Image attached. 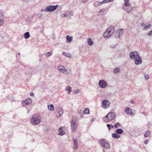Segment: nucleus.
Segmentation results:
<instances>
[{
  "label": "nucleus",
  "mask_w": 152,
  "mask_h": 152,
  "mask_svg": "<svg viewBox=\"0 0 152 152\" xmlns=\"http://www.w3.org/2000/svg\"><path fill=\"white\" fill-rule=\"evenodd\" d=\"M115 29L114 26L109 27L103 34V37L104 38L107 39L110 37L114 33Z\"/></svg>",
  "instance_id": "1"
},
{
  "label": "nucleus",
  "mask_w": 152,
  "mask_h": 152,
  "mask_svg": "<svg viewBox=\"0 0 152 152\" xmlns=\"http://www.w3.org/2000/svg\"><path fill=\"white\" fill-rule=\"evenodd\" d=\"M116 114L115 113L110 112L106 116L104 117L103 120L106 122L115 120Z\"/></svg>",
  "instance_id": "2"
},
{
  "label": "nucleus",
  "mask_w": 152,
  "mask_h": 152,
  "mask_svg": "<svg viewBox=\"0 0 152 152\" xmlns=\"http://www.w3.org/2000/svg\"><path fill=\"white\" fill-rule=\"evenodd\" d=\"M77 118L75 116H73L70 121L71 129L72 131L75 132L77 130L78 124L77 122Z\"/></svg>",
  "instance_id": "3"
},
{
  "label": "nucleus",
  "mask_w": 152,
  "mask_h": 152,
  "mask_svg": "<svg viewBox=\"0 0 152 152\" xmlns=\"http://www.w3.org/2000/svg\"><path fill=\"white\" fill-rule=\"evenodd\" d=\"M42 119L40 115H34L30 120L31 123L33 125H35L39 124L41 122Z\"/></svg>",
  "instance_id": "4"
},
{
  "label": "nucleus",
  "mask_w": 152,
  "mask_h": 152,
  "mask_svg": "<svg viewBox=\"0 0 152 152\" xmlns=\"http://www.w3.org/2000/svg\"><path fill=\"white\" fill-rule=\"evenodd\" d=\"M73 12L69 10H65L61 12V16L62 18H70L73 16Z\"/></svg>",
  "instance_id": "5"
},
{
  "label": "nucleus",
  "mask_w": 152,
  "mask_h": 152,
  "mask_svg": "<svg viewBox=\"0 0 152 152\" xmlns=\"http://www.w3.org/2000/svg\"><path fill=\"white\" fill-rule=\"evenodd\" d=\"M59 6L58 5H49L46 6L45 8L42 10V11L45 12H53L55 11Z\"/></svg>",
  "instance_id": "6"
},
{
  "label": "nucleus",
  "mask_w": 152,
  "mask_h": 152,
  "mask_svg": "<svg viewBox=\"0 0 152 152\" xmlns=\"http://www.w3.org/2000/svg\"><path fill=\"white\" fill-rule=\"evenodd\" d=\"M99 142L101 146L105 149L110 148V145L107 140L102 139L99 140Z\"/></svg>",
  "instance_id": "7"
},
{
  "label": "nucleus",
  "mask_w": 152,
  "mask_h": 152,
  "mask_svg": "<svg viewBox=\"0 0 152 152\" xmlns=\"http://www.w3.org/2000/svg\"><path fill=\"white\" fill-rule=\"evenodd\" d=\"M110 104V102L107 99L103 100L101 104L102 107L105 109L109 108Z\"/></svg>",
  "instance_id": "8"
},
{
  "label": "nucleus",
  "mask_w": 152,
  "mask_h": 152,
  "mask_svg": "<svg viewBox=\"0 0 152 152\" xmlns=\"http://www.w3.org/2000/svg\"><path fill=\"white\" fill-rule=\"evenodd\" d=\"M57 68L60 72L65 75H67L69 73V72L68 70H67L64 67L61 65H59Z\"/></svg>",
  "instance_id": "9"
},
{
  "label": "nucleus",
  "mask_w": 152,
  "mask_h": 152,
  "mask_svg": "<svg viewBox=\"0 0 152 152\" xmlns=\"http://www.w3.org/2000/svg\"><path fill=\"white\" fill-rule=\"evenodd\" d=\"M123 9L125 10L127 13H129L132 10V7H131L130 3L124 2L123 6Z\"/></svg>",
  "instance_id": "10"
},
{
  "label": "nucleus",
  "mask_w": 152,
  "mask_h": 152,
  "mask_svg": "<svg viewBox=\"0 0 152 152\" xmlns=\"http://www.w3.org/2000/svg\"><path fill=\"white\" fill-rule=\"evenodd\" d=\"M139 56V53L137 51H133L129 53L130 58L132 60H134Z\"/></svg>",
  "instance_id": "11"
},
{
  "label": "nucleus",
  "mask_w": 152,
  "mask_h": 152,
  "mask_svg": "<svg viewBox=\"0 0 152 152\" xmlns=\"http://www.w3.org/2000/svg\"><path fill=\"white\" fill-rule=\"evenodd\" d=\"M113 0H104L101 2L96 1L94 3V7H97L100 6L102 4H104L106 3L110 2Z\"/></svg>",
  "instance_id": "12"
},
{
  "label": "nucleus",
  "mask_w": 152,
  "mask_h": 152,
  "mask_svg": "<svg viewBox=\"0 0 152 152\" xmlns=\"http://www.w3.org/2000/svg\"><path fill=\"white\" fill-rule=\"evenodd\" d=\"M98 84L99 86L102 88H105L107 85V82L103 80H99Z\"/></svg>",
  "instance_id": "13"
},
{
  "label": "nucleus",
  "mask_w": 152,
  "mask_h": 152,
  "mask_svg": "<svg viewBox=\"0 0 152 152\" xmlns=\"http://www.w3.org/2000/svg\"><path fill=\"white\" fill-rule=\"evenodd\" d=\"M32 100L30 98H27L25 100L22 102V104L23 107H25L27 105H30L31 104Z\"/></svg>",
  "instance_id": "14"
},
{
  "label": "nucleus",
  "mask_w": 152,
  "mask_h": 152,
  "mask_svg": "<svg viewBox=\"0 0 152 152\" xmlns=\"http://www.w3.org/2000/svg\"><path fill=\"white\" fill-rule=\"evenodd\" d=\"M132 109L129 107H127L125 109V112L127 115L134 116V114L132 112Z\"/></svg>",
  "instance_id": "15"
},
{
  "label": "nucleus",
  "mask_w": 152,
  "mask_h": 152,
  "mask_svg": "<svg viewBox=\"0 0 152 152\" xmlns=\"http://www.w3.org/2000/svg\"><path fill=\"white\" fill-rule=\"evenodd\" d=\"M134 60V63L136 65L141 64L142 63V58L140 56Z\"/></svg>",
  "instance_id": "16"
},
{
  "label": "nucleus",
  "mask_w": 152,
  "mask_h": 152,
  "mask_svg": "<svg viewBox=\"0 0 152 152\" xmlns=\"http://www.w3.org/2000/svg\"><path fill=\"white\" fill-rule=\"evenodd\" d=\"M72 138L74 142L73 148L74 150H76L77 149L78 147L77 139V138Z\"/></svg>",
  "instance_id": "17"
},
{
  "label": "nucleus",
  "mask_w": 152,
  "mask_h": 152,
  "mask_svg": "<svg viewBox=\"0 0 152 152\" xmlns=\"http://www.w3.org/2000/svg\"><path fill=\"white\" fill-rule=\"evenodd\" d=\"M63 113V110L61 108H58L56 110V116L59 118L60 116H61Z\"/></svg>",
  "instance_id": "18"
},
{
  "label": "nucleus",
  "mask_w": 152,
  "mask_h": 152,
  "mask_svg": "<svg viewBox=\"0 0 152 152\" xmlns=\"http://www.w3.org/2000/svg\"><path fill=\"white\" fill-rule=\"evenodd\" d=\"M141 26L143 27V29L144 30H146L150 28L151 26V24H149L146 25L144 23H142L141 24Z\"/></svg>",
  "instance_id": "19"
},
{
  "label": "nucleus",
  "mask_w": 152,
  "mask_h": 152,
  "mask_svg": "<svg viewBox=\"0 0 152 152\" xmlns=\"http://www.w3.org/2000/svg\"><path fill=\"white\" fill-rule=\"evenodd\" d=\"M58 135L63 136L65 134V132L63 131L62 128L60 127L58 129Z\"/></svg>",
  "instance_id": "20"
},
{
  "label": "nucleus",
  "mask_w": 152,
  "mask_h": 152,
  "mask_svg": "<svg viewBox=\"0 0 152 152\" xmlns=\"http://www.w3.org/2000/svg\"><path fill=\"white\" fill-rule=\"evenodd\" d=\"M106 10L104 9H102L98 12V15L99 16H101L103 15Z\"/></svg>",
  "instance_id": "21"
},
{
  "label": "nucleus",
  "mask_w": 152,
  "mask_h": 152,
  "mask_svg": "<svg viewBox=\"0 0 152 152\" xmlns=\"http://www.w3.org/2000/svg\"><path fill=\"white\" fill-rule=\"evenodd\" d=\"M117 32L118 35L119 37H120L121 36H122L123 35L124 32V29H120L118 30Z\"/></svg>",
  "instance_id": "22"
},
{
  "label": "nucleus",
  "mask_w": 152,
  "mask_h": 152,
  "mask_svg": "<svg viewBox=\"0 0 152 152\" xmlns=\"http://www.w3.org/2000/svg\"><path fill=\"white\" fill-rule=\"evenodd\" d=\"M71 90L72 88L69 86H67L65 88V90L68 91L67 93L69 94H70Z\"/></svg>",
  "instance_id": "23"
},
{
  "label": "nucleus",
  "mask_w": 152,
  "mask_h": 152,
  "mask_svg": "<svg viewBox=\"0 0 152 152\" xmlns=\"http://www.w3.org/2000/svg\"><path fill=\"white\" fill-rule=\"evenodd\" d=\"M151 135V133L149 131H147L145 132L144 136L145 137H150Z\"/></svg>",
  "instance_id": "24"
},
{
  "label": "nucleus",
  "mask_w": 152,
  "mask_h": 152,
  "mask_svg": "<svg viewBox=\"0 0 152 152\" xmlns=\"http://www.w3.org/2000/svg\"><path fill=\"white\" fill-rule=\"evenodd\" d=\"M62 54L67 57L71 58L72 57L71 55L69 53L66 52H63L62 53Z\"/></svg>",
  "instance_id": "25"
},
{
  "label": "nucleus",
  "mask_w": 152,
  "mask_h": 152,
  "mask_svg": "<svg viewBox=\"0 0 152 152\" xmlns=\"http://www.w3.org/2000/svg\"><path fill=\"white\" fill-rule=\"evenodd\" d=\"M66 40L68 41V42H71L73 39L72 36L70 37L69 35H67L66 37Z\"/></svg>",
  "instance_id": "26"
},
{
  "label": "nucleus",
  "mask_w": 152,
  "mask_h": 152,
  "mask_svg": "<svg viewBox=\"0 0 152 152\" xmlns=\"http://www.w3.org/2000/svg\"><path fill=\"white\" fill-rule=\"evenodd\" d=\"M24 37L25 39H28L30 37L29 32H27L25 33L24 34Z\"/></svg>",
  "instance_id": "27"
},
{
  "label": "nucleus",
  "mask_w": 152,
  "mask_h": 152,
  "mask_svg": "<svg viewBox=\"0 0 152 152\" xmlns=\"http://www.w3.org/2000/svg\"><path fill=\"white\" fill-rule=\"evenodd\" d=\"M88 45L90 46H91L94 44V42L92 41V39L90 38H88Z\"/></svg>",
  "instance_id": "28"
},
{
  "label": "nucleus",
  "mask_w": 152,
  "mask_h": 152,
  "mask_svg": "<svg viewBox=\"0 0 152 152\" xmlns=\"http://www.w3.org/2000/svg\"><path fill=\"white\" fill-rule=\"evenodd\" d=\"M112 137L115 139H118L120 137V135L118 134H117L113 133L112 134Z\"/></svg>",
  "instance_id": "29"
},
{
  "label": "nucleus",
  "mask_w": 152,
  "mask_h": 152,
  "mask_svg": "<svg viewBox=\"0 0 152 152\" xmlns=\"http://www.w3.org/2000/svg\"><path fill=\"white\" fill-rule=\"evenodd\" d=\"M48 110L51 111H53L54 110V107L53 105L52 104L48 105Z\"/></svg>",
  "instance_id": "30"
},
{
  "label": "nucleus",
  "mask_w": 152,
  "mask_h": 152,
  "mask_svg": "<svg viewBox=\"0 0 152 152\" xmlns=\"http://www.w3.org/2000/svg\"><path fill=\"white\" fill-rule=\"evenodd\" d=\"M116 133L118 134H121L123 132L122 129H118L116 131Z\"/></svg>",
  "instance_id": "31"
},
{
  "label": "nucleus",
  "mask_w": 152,
  "mask_h": 152,
  "mask_svg": "<svg viewBox=\"0 0 152 152\" xmlns=\"http://www.w3.org/2000/svg\"><path fill=\"white\" fill-rule=\"evenodd\" d=\"M120 69L118 68H116L114 69L113 72L115 74H117L119 73L120 72Z\"/></svg>",
  "instance_id": "32"
},
{
  "label": "nucleus",
  "mask_w": 152,
  "mask_h": 152,
  "mask_svg": "<svg viewBox=\"0 0 152 152\" xmlns=\"http://www.w3.org/2000/svg\"><path fill=\"white\" fill-rule=\"evenodd\" d=\"M83 113L85 114H89V111L88 108H85L83 110Z\"/></svg>",
  "instance_id": "33"
},
{
  "label": "nucleus",
  "mask_w": 152,
  "mask_h": 152,
  "mask_svg": "<svg viewBox=\"0 0 152 152\" xmlns=\"http://www.w3.org/2000/svg\"><path fill=\"white\" fill-rule=\"evenodd\" d=\"M32 20V18L31 16H28L26 19V21L30 23V22Z\"/></svg>",
  "instance_id": "34"
},
{
  "label": "nucleus",
  "mask_w": 152,
  "mask_h": 152,
  "mask_svg": "<svg viewBox=\"0 0 152 152\" xmlns=\"http://www.w3.org/2000/svg\"><path fill=\"white\" fill-rule=\"evenodd\" d=\"M52 53H51L50 52H48L46 53L45 54V56L46 57H49L50 56L52 55Z\"/></svg>",
  "instance_id": "35"
},
{
  "label": "nucleus",
  "mask_w": 152,
  "mask_h": 152,
  "mask_svg": "<svg viewBox=\"0 0 152 152\" xmlns=\"http://www.w3.org/2000/svg\"><path fill=\"white\" fill-rule=\"evenodd\" d=\"M121 126V125L119 123H117L114 125V126L115 128L116 129L118 128Z\"/></svg>",
  "instance_id": "36"
},
{
  "label": "nucleus",
  "mask_w": 152,
  "mask_h": 152,
  "mask_svg": "<svg viewBox=\"0 0 152 152\" xmlns=\"http://www.w3.org/2000/svg\"><path fill=\"white\" fill-rule=\"evenodd\" d=\"M107 126L109 130H110L111 129L114 127V126L111 124H108L107 125Z\"/></svg>",
  "instance_id": "37"
},
{
  "label": "nucleus",
  "mask_w": 152,
  "mask_h": 152,
  "mask_svg": "<svg viewBox=\"0 0 152 152\" xmlns=\"http://www.w3.org/2000/svg\"><path fill=\"white\" fill-rule=\"evenodd\" d=\"M143 75L146 80L149 79V77L148 74L145 73Z\"/></svg>",
  "instance_id": "38"
},
{
  "label": "nucleus",
  "mask_w": 152,
  "mask_h": 152,
  "mask_svg": "<svg viewBox=\"0 0 152 152\" xmlns=\"http://www.w3.org/2000/svg\"><path fill=\"white\" fill-rule=\"evenodd\" d=\"M4 15V12L2 10H0V18L3 17Z\"/></svg>",
  "instance_id": "39"
},
{
  "label": "nucleus",
  "mask_w": 152,
  "mask_h": 152,
  "mask_svg": "<svg viewBox=\"0 0 152 152\" xmlns=\"http://www.w3.org/2000/svg\"><path fill=\"white\" fill-rule=\"evenodd\" d=\"M4 23V21L3 20L0 19V27L3 25Z\"/></svg>",
  "instance_id": "40"
},
{
  "label": "nucleus",
  "mask_w": 152,
  "mask_h": 152,
  "mask_svg": "<svg viewBox=\"0 0 152 152\" xmlns=\"http://www.w3.org/2000/svg\"><path fill=\"white\" fill-rule=\"evenodd\" d=\"M74 93L75 94L79 93L80 92V90L79 89H75L74 91Z\"/></svg>",
  "instance_id": "41"
},
{
  "label": "nucleus",
  "mask_w": 152,
  "mask_h": 152,
  "mask_svg": "<svg viewBox=\"0 0 152 152\" xmlns=\"http://www.w3.org/2000/svg\"><path fill=\"white\" fill-rule=\"evenodd\" d=\"M148 35L149 36H151L152 35V30L150 31L148 34Z\"/></svg>",
  "instance_id": "42"
},
{
  "label": "nucleus",
  "mask_w": 152,
  "mask_h": 152,
  "mask_svg": "<svg viewBox=\"0 0 152 152\" xmlns=\"http://www.w3.org/2000/svg\"><path fill=\"white\" fill-rule=\"evenodd\" d=\"M148 140H146L144 141V143L145 144H147L148 143Z\"/></svg>",
  "instance_id": "43"
},
{
  "label": "nucleus",
  "mask_w": 152,
  "mask_h": 152,
  "mask_svg": "<svg viewBox=\"0 0 152 152\" xmlns=\"http://www.w3.org/2000/svg\"><path fill=\"white\" fill-rule=\"evenodd\" d=\"M30 95L31 96H34V94L32 92H30Z\"/></svg>",
  "instance_id": "44"
},
{
  "label": "nucleus",
  "mask_w": 152,
  "mask_h": 152,
  "mask_svg": "<svg viewBox=\"0 0 152 152\" xmlns=\"http://www.w3.org/2000/svg\"><path fill=\"white\" fill-rule=\"evenodd\" d=\"M124 2L125 3H130L129 2V0H124Z\"/></svg>",
  "instance_id": "45"
},
{
  "label": "nucleus",
  "mask_w": 152,
  "mask_h": 152,
  "mask_svg": "<svg viewBox=\"0 0 152 152\" xmlns=\"http://www.w3.org/2000/svg\"><path fill=\"white\" fill-rule=\"evenodd\" d=\"M124 2L125 3H130L129 2V0H124Z\"/></svg>",
  "instance_id": "46"
},
{
  "label": "nucleus",
  "mask_w": 152,
  "mask_h": 152,
  "mask_svg": "<svg viewBox=\"0 0 152 152\" xmlns=\"http://www.w3.org/2000/svg\"><path fill=\"white\" fill-rule=\"evenodd\" d=\"M87 1V0H81V1L83 3L86 2Z\"/></svg>",
  "instance_id": "47"
},
{
  "label": "nucleus",
  "mask_w": 152,
  "mask_h": 152,
  "mask_svg": "<svg viewBox=\"0 0 152 152\" xmlns=\"http://www.w3.org/2000/svg\"><path fill=\"white\" fill-rule=\"evenodd\" d=\"M130 103L132 104H134V101L133 100H131L130 101Z\"/></svg>",
  "instance_id": "48"
},
{
  "label": "nucleus",
  "mask_w": 152,
  "mask_h": 152,
  "mask_svg": "<svg viewBox=\"0 0 152 152\" xmlns=\"http://www.w3.org/2000/svg\"><path fill=\"white\" fill-rule=\"evenodd\" d=\"M141 113L143 114V115H145V116L146 115V114L145 112H142Z\"/></svg>",
  "instance_id": "49"
},
{
  "label": "nucleus",
  "mask_w": 152,
  "mask_h": 152,
  "mask_svg": "<svg viewBox=\"0 0 152 152\" xmlns=\"http://www.w3.org/2000/svg\"><path fill=\"white\" fill-rule=\"evenodd\" d=\"M18 55L19 56H20V53H18Z\"/></svg>",
  "instance_id": "50"
}]
</instances>
